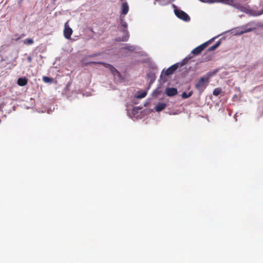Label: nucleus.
<instances>
[{"instance_id": "nucleus-5", "label": "nucleus", "mask_w": 263, "mask_h": 263, "mask_svg": "<svg viewBox=\"0 0 263 263\" xmlns=\"http://www.w3.org/2000/svg\"><path fill=\"white\" fill-rule=\"evenodd\" d=\"M175 15L180 19L184 21L189 22L190 21V17L189 15L182 10L176 9L174 10Z\"/></svg>"}, {"instance_id": "nucleus-2", "label": "nucleus", "mask_w": 263, "mask_h": 263, "mask_svg": "<svg viewBox=\"0 0 263 263\" xmlns=\"http://www.w3.org/2000/svg\"><path fill=\"white\" fill-rule=\"evenodd\" d=\"M123 16L122 17L121 15L120 16V24L122 27L123 28V32L124 35L122 36L121 38L119 37V41L125 42L127 41L129 38L128 32L127 30V23L124 21Z\"/></svg>"}, {"instance_id": "nucleus-14", "label": "nucleus", "mask_w": 263, "mask_h": 263, "mask_svg": "<svg viewBox=\"0 0 263 263\" xmlns=\"http://www.w3.org/2000/svg\"><path fill=\"white\" fill-rule=\"evenodd\" d=\"M222 90L220 88H216L214 89L213 94L214 96H217L221 93Z\"/></svg>"}, {"instance_id": "nucleus-17", "label": "nucleus", "mask_w": 263, "mask_h": 263, "mask_svg": "<svg viewBox=\"0 0 263 263\" xmlns=\"http://www.w3.org/2000/svg\"><path fill=\"white\" fill-rule=\"evenodd\" d=\"M124 49L128 50L130 51H134L136 48L134 46L127 45L124 47Z\"/></svg>"}, {"instance_id": "nucleus-11", "label": "nucleus", "mask_w": 263, "mask_h": 263, "mask_svg": "<svg viewBox=\"0 0 263 263\" xmlns=\"http://www.w3.org/2000/svg\"><path fill=\"white\" fill-rule=\"evenodd\" d=\"M28 82V80L26 78H21L17 80V84L21 86H25Z\"/></svg>"}, {"instance_id": "nucleus-22", "label": "nucleus", "mask_w": 263, "mask_h": 263, "mask_svg": "<svg viewBox=\"0 0 263 263\" xmlns=\"http://www.w3.org/2000/svg\"><path fill=\"white\" fill-rule=\"evenodd\" d=\"M154 93H155L157 96L160 94V91L158 89H156Z\"/></svg>"}, {"instance_id": "nucleus-25", "label": "nucleus", "mask_w": 263, "mask_h": 263, "mask_svg": "<svg viewBox=\"0 0 263 263\" xmlns=\"http://www.w3.org/2000/svg\"><path fill=\"white\" fill-rule=\"evenodd\" d=\"M262 13H263V11L257 13V14H256V15H261Z\"/></svg>"}, {"instance_id": "nucleus-15", "label": "nucleus", "mask_w": 263, "mask_h": 263, "mask_svg": "<svg viewBox=\"0 0 263 263\" xmlns=\"http://www.w3.org/2000/svg\"><path fill=\"white\" fill-rule=\"evenodd\" d=\"M193 94V92L192 91H190L189 93H186V92H183L182 95V98L183 99H186L191 97Z\"/></svg>"}, {"instance_id": "nucleus-13", "label": "nucleus", "mask_w": 263, "mask_h": 263, "mask_svg": "<svg viewBox=\"0 0 263 263\" xmlns=\"http://www.w3.org/2000/svg\"><path fill=\"white\" fill-rule=\"evenodd\" d=\"M220 44L221 42L220 41H218L215 45L210 47L208 51H211L215 50L220 45Z\"/></svg>"}, {"instance_id": "nucleus-12", "label": "nucleus", "mask_w": 263, "mask_h": 263, "mask_svg": "<svg viewBox=\"0 0 263 263\" xmlns=\"http://www.w3.org/2000/svg\"><path fill=\"white\" fill-rule=\"evenodd\" d=\"M147 95V92L145 91H138L137 95H136V97L138 99H142L144 98Z\"/></svg>"}, {"instance_id": "nucleus-20", "label": "nucleus", "mask_w": 263, "mask_h": 263, "mask_svg": "<svg viewBox=\"0 0 263 263\" xmlns=\"http://www.w3.org/2000/svg\"><path fill=\"white\" fill-rule=\"evenodd\" d=\"M206 3H215V2H217V0H206Z\"/></svg>"}, {"instance_id": "nucleus-6", "label": "nucleus", "mask_w": 263, "mask_h": 263, "mask_svg": "<svg viewBox=\"0 0 263 263\" xmlns=\"http://www.w3.org/2000/svg\"><path fill=\"white\" fill-rule=\"evenodd\" d=\"M210 41L205 42L201 45L198 46V47L194 48L191 52L194 55H198L199 54L204 48H205L208 45L210 44Z\"/></svg>"}, {"instance_id": "nucleus-16", "label": "nucleus", "mask_w": 263, "mask_h": 263, "mask_svg": "<svg viewBox=\"0 0 263 263\" xmlns=\"http://www.w3.org/2000/svg\"><path fill=\"white\" fill-rule=\"evenodd\" d=\"M23 42L26 45H31L34 43V41L32 39L29 38L25 40Z\"/></svg>"}, {"instance_id": "nucleus-9", "label": "nucleus", "mask_w": 263, "mask_h": 263, "mask_svg": "<svg viewBox=\"0 0 263 263\" xmlns=\"http://www.w3.org/2000/svg\"><path fill=\"white\" fill-rule=\"evenodd\" d=\"M166 106V104L164 103H158L155 107V110L157 112H160L163 110Z\"/></svg>"}, {"instance_id": "nucleus-18", "label": "nucleus", "mask_w": 263, "mask_h": 263, "mask_svg": "<svg viewBox=\"0 0 263 263\" xmlns=\"http://www.w3.org/2000/svg\"><path fill=\"white\" fill-rule=\"evenodd\" d=\"M43 80L44 82H45L46 83H49L52 81V80L51 78H50L48 77H46V76H44L43 77Z\"/></svg>"}, {"instance_id": "nucleus-3", "label": "nucleus", "mask_w": 263, "mask_h": 263, "mask_svg": "<svg viewBox=\"0 0 263 263\" xmlns=\"http://www.w3.org/2000/svg\"><path fill=\"white\" fill-rule=\"evenodd\" d=\"M89 64H97L103 65L105 68H108L114 76L120 75V72L111 65L102 62L90 61L84 63L85 65Z\"/></svg>"}, {"instance_id": "nucleus-7", "label": "nucleus", "mask_w": 263, "mask_h": 263, "mask_svg": "<svg viewBox=\"0 0 263 263\" xmlns=\"http://www.w3.org/2000/svg\"><path fill=\"white\" fill-rule=\"evenodd\" d=\"M64 35L67 39H69L71 37L73 31L68 25V21L66 22L64 24Z\"/></svg>"}, {"instance_id": "nucleus-1", "label": "nucleus", "mask_w": 263, "mask_h": 263, "mask_svg": "<svg viewBox=\"0 0 263 263\" xmlns=\"http://www.w3.org/2000/svg\"><path fill=\"white\" fill-rule=\"evenodd\" d=\"M210 75L208 74L205 77L200 78L198 82L195 84V88L200 93L202 92L206 87L208 84L209 83Z\"/></svg>"}, {"instance_id": "nucleus-23", "label": "nucleus", "mask_w": 263, "mask_h": 263, "mask_svg": "<svg viewBox=\"0 0 263 263\" xmlns=\"http://www.w3.org/2000/svg\"><path fill=\"white\" fill-rule=\"evenodd\" d=\"M27 60L29 63H31L32 62V58L30 56H29L27 58Z\"/></svg>"}, {"instance_id": "nucleus-8", "label": "nucleus", "mask_w": 263, "mask_h": 263, "mask_svg": "<svg viewBox=\"0 0 263 263\" xmlns=\"http://www.w3.org/2000/svg\"><path fill=\"white\" fill-rule=\"evenodd\" d=\"M165 93L168 97H173L176 95L178 93L177 89L175 88H166Z\"/></svg>"}, {"instance_id": "nucleus-19", "label": "nucleus", "mask_w": 263, "mask_h": 263, "mask_svg": "<svg viewBox=\"0 0 263 263\" xmlns=\"http://www.w3.org/2000/svg\"><path fill=\"white\" fill-rule=\"evenodd\" d=\"M251 30H252V29H247V30H241V31H240V34H243V33H246V32H249V31H251Z\"/></svg>"}, {"instance_id": "nucleus-24", "label": "nucleus", "mask_w": 263, "mask_h": 263, "mask_svg": "<svg viewBox=\"0 0 263 263\" xmlns=\"http://www.w3.org/2000/svg\"><path fill=\"white\" fill-rule=\"evenodd\" d=\"M100 54V53H96V54H93V55H89V57H95V56L99 55Z\"/></svg>"}, {"instance_id": "nucleus-4", "label": "nucleus", "mask_w": 263, "mask_h": 263, "mask_svg": "<svg viewBox=\"0 0 263 263\" xmlns=\"http://www.w3.org/2000/svg\"><path fill=\"white\" fill-rule=\"evenodd\" d=\"M187 60H187V59L185 58L183 60V62L181 63H176L173 65L171 66L165 71L164 74L165 76H169L173 74L174 72V71L176 70V69L179 67V65L180 66H183L187 61Z\"/></svg>"}, {"instance_id": "nucleus-21", "label": "nucleus", "mask_w": 263, "mask_h": 263, "mask_svg": "<svg viewBox=\"0 0 263 263\" xmlns=\"http://www.w3.org/2000/svg\"><path fill=\"white\" fill-rule=\"evenodd\" d=\"M25 36V34H22L21 35H20L19 37H18L17 39H16L15 40L16 41H18V40H20V39L22 38L23 37H24Z\"/></svg>"}, {"instance_id": "nucleus-10", "label": "nucleus", "mask_w": 263, "mask_h": 263, "mask_svg": "<svg viewBox=\"0 0 263 263\" xmlns=\"http://www.w3.org/2000/svg\"><path fill=\"white\" fill-rule=\"evenodd\" d=\"M129 10V7L128 4L126 2L122 3V14L125 15L126 14Z\"/></svg>"}, {"instance_id": "nucleus-26", "label": "nucleus", "mask_w": 263, "mask_h": 263, "mask_svg": "<svg viewBox=\"0 0 263 263\" xmlns=\"http://www.w3.org/2000/svg\"><path fill=\"white\" fill-rule=\"evenodd\" d=\"M200 2H203V3H206V0H199Z\"/></svg>"}]
</instances>
